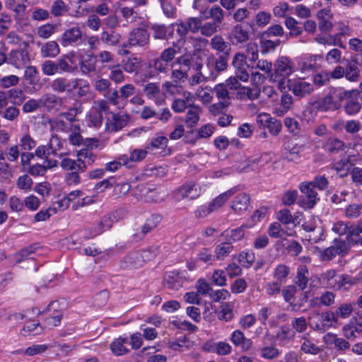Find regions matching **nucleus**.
Here are the masks:
<instances>
[{
	"label": "nucleus",
	"mask_w": 362,
	"mask_h": 362,
	"mask_svg": "<svg viewBox=\"0 0 362 362\" xmlns=\"http://www.w3.org/2000/svg\"><path fill=\"white\" fill-rule=\"evenodd\" d=\"M233 247L232 243L226 240V243H221L216 248V255L219 259H223L232 251Z\"/></svg>",
	"instance_id": "6e6d98bb"
},
{
	"label": "nucleus",
	"mask_w": 362,
	"mask_h": 362,
	"mask_svg": "<svg viewBox=\"0 0 362 362\" xmlns=\"http://www.w3.org/2000/svg\"><path fill=\"white\" fill-rule=\"evenodd\" d=\"M155 217L152 216L151 218L147 220L146 223H145L141 228V231L139 232L136 226H132L129 229V233L133 237L136 239L141 240L151 230L156 227V223L154 222Z\"/></svg>",
	"instance_id": "4be33fe9"
},
{
	"label": "nucleus",
	"mask_w": 362,
	"mask_h": 362,
	"mask_svg": "<svg viewBox=\"0 0 362 362\" xmlns=\"http://www.w3.org/2000/svg\"><path fill=\"white\" fill-rule=\"evenodd\" d=\"M177 54H183L182 48L178 45L173 43L172 47H169L163 49L159 57L169 64L170 63L173 62V59L175 60V56Z\"/></svg>",
	"instance_id": "72a5a7b5"
},
{
	"label": "nucleus",
	"mask_w": 362,
	"mask_h": 362,
	"mask_svg": "<svg viewBox=\"0 0 362 362\" xmlns=\"http://www.w3.org/2000/svg\"><path fill=\"white\" fill-rule=\"evenodd\" d=\"M192 7L199 12V18L203 19L209 18V16L206 15L209 11L207 0H194Z\"/></svg>",
	"instance_id": "13d9d810"
},
{
	"label": "nucleus",
	"mask_w": 362,
	"mask_h": 362,
	"mask_svg": "<svg viewBox=\"0 0 362 362\" xmlns=\"http://www.w3.org/2000/svg\"><path fill=\"white\" fill-rule=\"evenodd\" d=\"M129 117L126 114H113L109 119V129L112 132H117L127 126Z\"/></svg>",
	"instance_id": "393cba45"
},
{
	"label": "nucleus",
	"mask_w": 362,
	"mask_h": 362,
	"mask_svg": "<svg viewBox=\"0 0 362 362\" xmlns=\"http://www.w3.org/2000/svg\"><path fill=\"white\" fill-rule=\"evenodd\" d=\"M250 197L249 194L242 192L238 194L233 199L231 209L236 213L245 211L250 205Z\"/></svg>",
	"instance_id": "5701e85b"
},
{
	"label": "nucleus",
	"mask_w": 362,
	"mask_h": 362,
	"mask_svg": "<svg viewBox=\"0 0 362 362\" xmlns=\"http://www.w3.org/2000/svg\"><path fill=\"white\" fill-rule=\"evenodd\" d=\"M136 87L132 83H127L119 88L120 99L127 100V99L133 96L136 93Z\"/></svg>",
	"instance_id": "052dcab7"
},
{
	"label": "nucleus",
	"mask_w": 362,
	"mask_h": 362,
	"mask_svg": "<svg viewBox=\"0 0 362 362\" xmlns=\"http://www.w3.org/2000/svg\"><path fill=\"white\" fill-rule=\"evenodd\" d=\"M110 85L111 83L108 79L99 78L95 81L94 88L104 96H107V93H109V88Z\"/></svg>",
	"instance_id": "e2e57ef3"
},
{
	"label": "nucleus",
	"mask_w": 362,
	"mask_h": 362,
	"mask_svg": "<svg viewBox=\"0 0 362 362\" xmlns=\"http://www.w3.org/2000/svg\"><path fill=\"white\" fill-rule=\"evenodd\" d=\"M20 146L25 151H30L35 147L36 142L29 134H25L20 140Z\"/></svg>",
	"instance_id": "338daca9"
},
{
	"label": "nucleus",
	"mask_w": 362,
	"mask_h": 362,
	"mask_svg": "<svg viewBox=\"0 0 362 362\" xmlns=\"http://www.w3.org/2000/svg\"><path fill=\"white\" fill-rule=\"evenodd\" d=\"M134 196L137 199L146 202H157L162 199L159 192L154 185L148 183L138 185L134 191Z\"/></svg>",
	"instance_id": "0eeeda50"
},
{
	"label": "nucleus",
	"mask_w": 362,
	"mask_h": 362,
	"mask_svg": "<svg viewBox=\"0 0 362 362\" xmlns=\"http://www.w3.org/2000/svg\"><path fill=\"white\" fill-rule=\"evenodd\" d=\"M127 339L119 338L112 342L110 349L114 354L121 356L128 352V349L124 345Z\"/></svg>",
	"instance_id": "8fccbe9b"
},
{
	"label": "nucleus",
	"mask_w": 362,
	"mask_h": 362,
	"mask_svg": "<svg viewBox=\"0 0 362 362\" xmlns=\"http://www.w3.org/2000/svg\"><path fill=\"white\" fill-rule=\"evenodd\" d=\"M325 148L329 153L341 151L344 148V143L337 138H329L325 144Z\"/></svg>",
	"instance_id": "5fc2aeb1"
},
{
	"label": "nucleus",
	"mask_w": 362,
	"mask_h": 362,
	"mask_svg": "<svg viewBox=\"0 0 362 362\" xmlns=\"http://www.w3.org/2000/svg\"><path fill=\"white\" fill-rule=\"evenodd\" d=\"M43 159V163H35L30 165L28 172L32 176H44L49 169L57 167L58 160L52 158H40Z\"/></svg>",
	"instance_id": "4468645a"
},
{
	"label": "nucleus",
	"mask_w": 362,
	"mask_h": 362,
	"mask_svg": "<svg viewBox=\"0 0 362 362\" xmlns=\"http://www.w3.org/2000/svg\"><path fill=\"white\" fill-rule=\"evenodd\" d=\"M250 31L243 24L235 25L228 34V40L234 45H243L250 39Z\"/></svg>",
	"instance_id": "f8f14e48"
},
{
	"label": "nucleus",
	"mask_w": 362,
	"mask_h": 362,
	"mask_svg": "<svg viewBox=\"0 0 362 362\" xmlns=\"http://www.w3.org/2000/svg\"><path fill=\"white\" fill-rule=\"evenodd\" d=\"M141 60L134 56H131L122 61V66L123 70L128 74H137L141 67Z\"/></svg>",
	"instance_id": "a878e982"
},
{
	"label": "nucleus",
	"mask_w": 362,
	"mask_h": 362,
	"mask_svg": "<svg viewBox=\"0 0 362 362\" xmlns=\"http://www.w3.org/2000/svg\"><path fill=\"white\" fill-rule=\"evenodd\" d=\"M79 79L69 80L66 77H57L54 78L51 84V89L57 93H71L74 90L78 88Z\"/></svg>",
	"instance_id": "9d476101"
},
{
	"label": "nucleus",
	"mask_w": 362,
	"mask_h": 362,
	"mask_svg": "<svg viewBox=\"0 0 362 362\" xmlns=\"http://www.w3.org/2000/svg\"><path fill=\"white\" fill-rule=\"evenodd\" d=\"M344 108L348 115H354L359 112L361 105L357 100L351 98L346 102Z\"/></svg>",
	"instance_id": "680f3d73"
},
{
	"label": "nucleus",
	"mask_w": 362,
	"mask_h": 362,
	"mask_svg": "<svg viewBox=\"0 0 362 362\" xmlns=\"http://www.w3.org/2000/svg\"><path fill=\"white\" fill-rule=\"evenodd\" d=\"M182 199H194L200 194V188L194 183H186L179 188Z\"/></svg>",
	"instance_id": "bb28decb"
},
{
	"label": "nucleus",
	"mask_w": 362,
	"mask_h": 362,
	"mask_svg": "<svg viewBox=\"0 0 362 362\" xmlns=\"http://www.w3.org/2000/svg\"><path fill=\"white\" fill-rule=\"evenodd\" d=\"M200 112L201 109L199 106L192 105L187 112L185 120L188 127H192L198 123Z\"/></svg>",
	"instance_id": "58836bf2"
},
{
	"label": "nucleus",
	"mask_w": 362,
	"mask_h": 362,
	"mask_svg": "<svg viewBox=\"0 0 362 362\" xmlns=\"http://www.w3.org/2000/svg\"><path fill=\"white\" fill-rule=\"evenodd\" d=\"M309 105L320 112L336 110L340 107V103L334 100L331 93L320 100L310 103Z\"/></svg>",
	"instance_id": "dca6fc26"
},
{
	"label": "nucleus",
	"mask_w": 362,
	"mask_h": 362,
	"mask_svg": "<svg viewBox=\"0 0 362 362\" xmlns=\"http://www.w3.org/2000/svg\"><path fill=\"white\" fill-rule=\"evenodd\" d=\"M120 66V64H117L109 68L110 78L115 83H120L125 79L124 74Z\"/></svg>",
	"instance_id": "3c124183"
},
{
	"label": "nucleus",
	"mask_w": 362,
	"mask_h": 362,
	"mask_svg": "<svg viewBox=\"0 0 362 362\" xmlns=\"http://www.w3.org/2000/svg\"><path fill=\"white\" fill-rule=\"evenodd\" d=\"M143 91L149 100H154L159 103L161 100V90L157 83H148L143 88Z\"/></svg>",
	"instance_id": "cd10ccee"
},
{
	"label": "nucleus",
	"mask_w": 362,
	"mask_h": 362,
	"mask_svg": "<svg viewBox=\"0 0 362 362\" xmlns=\"http://www.w3.org/2000/svg\"><path fill=\"white\" fill-rule=\"evenodd\" d=\"M349 250V243L341 239H335L330 247L320 251V258L323 261H329L337 255L344 257Z\"/></svg>",
	"instance_id": "423d86ee"
},
{
	"label": "nucleus",
	"mask_w": 362,
	"mask_h": 362,
	"mask_svg": "<svg viewBox=\"0 0 362 362\" xmlns=\"http://www.w3.org/2000/svg\"><path fill=\"white\" fill-rule=\"evenodd\" d=\"M287 87L295 96L300 98L307 97L314 91L313 84L302 79L294 80Z\"/></svg>",
	"instance_id": "ddd939ff"
},
{
	"label": "nucleus",
	"mask_w": 362,
	"mask_h": 362,
	"mask_svg": "<svg viewBox=\"0 0 362 362\" xmlns=\"http://www.w3.org/2000/svg\"><path fill=\"white\" fill-rule=\"evenodd\" d=\"M300 189L303 194L302 201L303 207L307 209L313 208L316 204L317 201L319 200L315 185L312 183L302 184Z\"/></svg>",
	"instance_id": "2eb2a0df"
},
{
	"label": "nucleus",
	"mask_w": 362,
	"mask_h": 362,
	"mask_svg": "<svg viewBox=\"0 0 362 362\" xmlns=\"http://www.w3.org/2000/svg\"><path fill=\"white\" fill-rule=\"evenodd\" d=\"M295 72V64L288 57H279L273 65V71L269 76V81L277 83L278 88L281 91H285L288 83L291 81L288 77Z\"/></svg>",
	"instance_id": "f257e3e1"
},
{
	"label": "nucleus",
	"mask_w": 362,
	"mask_h": 362,
	"mask_svg": "<svg viewBox=\"0 0 362 362\" xmlns=\"http://www.w3.org/2000/svg\"><path fill=\"white\" fill-rule=\"evenodd\" d=\"M192 60L191 53L185 49V52L176 57L170 64L171 78L175 83H183L188 78V71L192 66Z\"/></svg>",
	"instance_id": "7ed1b4c3"
},
{
	"label": "nucleus",
	"mask_w": 362,
	"mask_h": 362,
	"mask_svg": "<svg viewBox=\"0 0 362 362\" xmlns=\"http://www.w3.org/2000/svg\"><path fill=\"white\" fill-rule=\"evenodd\" d=\"M216 78V74H214V71L206 70V69H204L203 72H196L190 76H188V78L187 80L190 86H194L203 82L214 80Z\"/></svg>",
	"instance_id": "a211bd4d"
},
{
	"label": "nucleus",
	"mask_w": 362,
	"mask_h": 362,
	"mask_svg": "<svg viewBox=\"0 0 362 362\" xmlns=\"http://www.w3.org/2000/svg\"><path fill=\"white\" fill-rule=\"evenodd\" d=\"M231 66L237 78L243 82L248 81L250 75L246 69V55L243 52H238L233 55Z\"/></svg>",
	"instance_id": "1a4fd4ad"
},
{
	"label": "nucleus",
	"mask_w": 362,
	"mask_h": 362,
	"mask_svg": "<svg viewBox=\"0 0 362 362\" xmlns=\"http://www.w3.org/2000/svg\"><path fill=\"white\" fill-rule=\"evenodd\" d=\"M7 96L13 105H20L25 100V95L20 89H11L7 92Z\"/></svg>",
	"instance_id": "864d4df0"
},
{
	"label": "nucleus",
	"mask_w": 362,
	"mask_h": 362,
	"mask_svg": "<svg viewBox=\"0 0 362 362\" xmlns=\"http://www.w3.org/2000/svg\"><path fill=\"white\" fill-rule=\"evenodd\" d=\"M81 71L85 74H89L96 71V59L93 56H90L86 60L81 64Z\"/></svg>",
	"instance_id": "4d7b16f0"
},
{
	"label": "nucleus",
	"mask_w": 362,
	"mask_h": 362,
	"mask_svg": "<svg viewBox=\"0 0 362 362\" xmlns=\"http://www.w3.org/2000/svg\"><path fill=\"white\" fill-rule=\"evenodd\" d=\"M310 315L308 317L310 327L320 332H326L337 321L334 313L330 311L320 313L318 310H314Z\"/></svg>",
	"instance_id": "39448f33"
},
{
	"label": "nucleus",
	"mask_w": 362,
	"mask_h": 362,
	"mask_svg": "<svg viewBox=\"0 0 362 362\" xmlns=\"http://www.w3.org/2000/svg\"><path fill=\"white\" fill-rule=\"evenodd\" d=\"M28 47V43L24 41L19 49L11 50L8 54L9 63L17 69H21L28 64L30 59Z\"/></svg>",
	"instance_id": "6e6552de"
},
{
	"label": "nucleus",
	"mask_w": 362,
	"mask_h": 362,
	"mask_svg": "<svg viewBox=\"0 0 362 362\" xmlns=\"http://www.w3.org/2000/svg\"><path fill=\"white\" fill-rule=\"evenodd\" d=\"M211 49L218 53L230 54V47L221 35H215L210 40Z\"/></svg>",
	"instance_id": "b1692460"
},
{
	"label": "nucleus",
	"mask_w": 362,
	"mask_h": 362,
	"mask_svg": "<svg viewBox=\"0 0 362 362\" xmlns=\"http://www.w3.org/2000/svg\"><path fill=\"white\" fill-rule=\"evenodd\" d=\"M28 0H6L5 6L13 11L16 18L23 17L28 7Z\"/></svg>",
	"instance_id": "aec40b11"
},
{
	"label": "nucleus",
	"mask_w": 362,
	"mask_h": 362,
	"mask_svg": "<svg viewBox=\"0 0 362 362\" xmlns=\"http://www.w3.org/2000/svg\"><path fill=\"white\" fill-rule=\"evenodd\" d=\"M213 91L215 93L218 101L224 102L228 105L230 104L231 96L228 88L223 83L216 84L214 87Z\"/></svg>",
	"instance_id": "f704fd0d"
},
{
	"label": "nucleus",
	"mask_w": 362,
	"mask_h": 362,
	"mask_svg": "<svg viewBox=\"0 0 362 362\" xmlns=\"http://www.w3.org/2000/svg\"><path fill=\"white\" fill-rule=\"evenodd\" d=\"M229 54H221L216 59H214L212 57L207 58L206 60V66L212 67L214 66V74L218 75V74L226 71L228 67V58Z\"/></svg>",
	"instance_id": "412c9836"
},
{
	"label": "nucleus",
	"mask_w": 362,
	"mask_h": 362,
	"mask_svg": "<svg viewBox=\"0 0 362 362\" xmlns=\"http://www.w3.org/2000/svg\"><path fill=\"white\" fill-rule=\"evenodd\" d=\"M209 18L212 19L211 21L202 23V18L194 17L192 20V29L195 30V33H200L205 37H209L214 36L218 30L220 25L224 20V11L218 6H214L209 11Z\"/></svg>",
	"instance_id": "f03ea898"
},
{
	"label": "nucleus",
	"mask_w": 362,
	"mask_h": 362,
	"mask_svg": "<svg viewBox=\"0 0 362 362\" xmlns=\"http://www.w3.org/2000/svg\"><path fill=\"white\" fill-rule=\"evenodd\" d=\"M320 279L328 287L340 289L341 288V282L345 280V278L337 276V272L334 269H329L320 275Z\"/></svg>",
	"instance_id": "f3484780"
},
{
	"label": "nucleus",
	"mask_w": 362,
	"mask_h": 362,
	"mask_svg": "<svg viewBox=\"0 0 362 362\" xmlns=\"http://www.w3.org/2000/svg\"><path fill=\"white\" fill-rule=\"evenodd\" d=\"M149 43V34L146 29L139 27L130 31L128 36L127 45L123 47H144Z\"/></svg>",
	"instance_id": "9b49d317"
},
{
	"label": "nucleus",
	"mask_w": 362,
	"mask_h": 362,
	"mask_svg": "<svg viewBox=\"0 0 362 362\" xmlns=\"http://www.w3.org/2000/svg\"><path fill=\"white\" fill-rule=\"evenodd\" d=\"M122 36L121 35L115 31H107L103 30L100 34V40L101 41L109 46H116L121 42Z\"/></svg>",
	"instance_id": "2f4dec72"
},
{
	"label": "nucleus",
	"mask_w": 362,
	"mask_h": 362,
	"mask_svg": "<svg viewBox=\"0 0 362 362\" xmlns=\"http://www.w3.org/2000/svg\"><path fill=\"white\" fill-rule=\"evenodd\" d=\"M112 221L110 217L105 216L98 222L95 226L93 228L92 235L95 236L102 233L103 231L109 230L112 227Z\"/></svg>",
	"instance_id": "a18cd8bd"
},
{
	"label": "nucleus",
	"mask_w": 362,
	"mask_h": 362,
	"mask_svg": "<svg viewBox=\"0 0 362 362\" xmlns=\"http://www.w3.org/2000/svg\"><path fill=\"white\" fill-rule=\"evenodd\" d=\"M184 98L175 100L172 105V108L177 112H183L187 107L192 106L193 103V96L190 92L183 93Z\"/></svg>",
	"instance_id": "c85d7f7f"
},
{
	"label": "nucleus",
	"mask_w": 362,
	"mask_h": 362,
	"mask_svg": "<svg viewBox=\"0 0 362 362\" xmlns=\"http://www.w3.org/2000/svg\"><path fill=\"white\" fill-rule=\"evenodd\" d=\"M131 185L128 182L117 184L113 188V195L116 197L125 196L130 190Z\"/></svg>",
	"instance_id": "774afa93"
},
{
	"label": "nucleus",
	"mask_w": 362,
	"mask_h": 362,
	"mask_svg": "<svg viewBox=\"0 0 362 362\" xmlns=\"http://www.w3.org/2000/svg\"><path fill=\"white\" fill-rule=\"evenodd\" d=\"M59 52V45L52 40L45 43L40 49L41 55L45 58H54Z\"/></svg>",
	"instance_id": "c756f323"
},
{
	"label": "nucleus",
	"mask_w": 362,
	"mask_h": 362,
	"mask_svg": "<svg viewBox=\"0 0 362 362\" xmlns=\"http://www.w3.org/2000/svg\"><path fill=\"white\" fill-rule=\"evenodd\" d=\"M344 77L349 81L356 82L360 77V70L354 63L348 62L345 67Z\"/></svg>",
	"instance_id": "c03bdc74"
},
{
	"label": "nucleus",
	"mask_w": 362,
	"mask_h": 362,
	"mask_svg": "<svg viewBox=\"0 0 362 362\" xmlns=\"http://www.w3.org/2000/svg\"><path fill=\"white\" fill-rule=\"evenodd\" d=\"M246 228L245 226H242L236 229H233L231 230H225L222 234L221 236L225 237V239L226 240H228L229 242L233 241H238L241 240L245 235L244 229Z\"/></svg>",
	"instance_id": "37998d69"
},
{
	"label": "nucleus",
	"mask_w": 362,
	"mask_h": 362,
	"mask_svg": "<svg viewBox=\"0 0 362 362\" xmlns=\"http://www.w3.org/2000/svg\"><path fill=\"white\" fill-rule=\"evenodd\" d=\"M122 265L125 269H136L143 266L140 257L136 252L125 256L122 260Z\"/></svg>",
	"instance_id": "c9c22d12"
},
{
	"label": "nucleus",
	"mask_w": 362,
	"mask_h": 362,
	"mask_svg": "<svg viewBox=\"0 0 362 362\" xmlns=\"http://www.w3.org/2000/svg\"><path fill=\"white\" fill-rule=\"evenodd\" d=\"M192 20H194V17L188 18L185 22L180 21L175 23V25L177 26L176 32L180 37H185L189 31L192 33H195V30L191 28L193 23L192 22Z\"/></svg>",
	"instance_id": "ea45409f"
},
{
	"label": "nucleus",
	"mask_w": 362,
	"mask_h": 362,
	"mask_svg": "<svg viewBox=\"0 0 362 362\" xmlns=\"http://www.w3.org/2000/svg\"><path fill=\"white\" fill-rule=\"evenodd\" d=\"M50 154L59 158L68 155L66 141L52 135L47 145H40L35 151V155L37 158H49Z\"/></svg>",
	"instance_id": "20e7f679"
},
{
	"label": "nucleus",
	"mask_w": 362,
	"mask_h": 362,
	"mask_svg": "<svg viewBox=\"0 0 362 362\" xmlns=\"http://www.w3.org/2000/svg\"><path fill=\"white\" fill-rule=\"evenodd\" d=\"M57 73H72L76 69L72 56L64 54L55 61Z\"/></svg>",
	"instance_id": "6ab92c4d"
},
{
	"label": "nucleus",
	"mask_w": 362,
	"mask_h": 362,
	"mask_svg": "<svg viewBox=\"0 0 362 362\" xmlns=\"http://www.w3.org/2000/svg\"><path fill=\"white\" fill-rule=\"evenodd\" d=\"M234 193L235 191L231 189L218 195L209 204L212 209L214 211L221 207Z\"/></svg>",
	"instance_id": "49530a36"
},
{
	"label": "nucleus",
	"mask_w": 362,
	"mask_h": 362,
	"mask_svg": "<svg viewBox=\"0 0 362 362\" xmlns=\"http://www.w3.org/2000/svg\"><path fill=\"white\" fill-rule=\"evenodd\" d=\"M204 349L209 352L216 353L218 355H226L230 353L231 346L229 344L221 341L218 343L206 344Z\"/></svg>",
	"instance_id": "7c9ffc66"
},
{
	"label": "nucleus",
	"mask_w": 362,
	"mask_h": 362,
	"mask_svg": "<svg viewBox=\"0 0 362 362\" xmlns=\"http://www.w3.org/2000/svg\"><path fill=\"white\" fill-rule=\"evenodd\" d=\"M67 11V6L62 0H55L51 6V13L54 16H60Z\"/></svg>",
	"instance_id": "bf43d9fd"
},
{
	"label": "nucleus",
	"mask_w": 362,
	"mask_h": 362,
	"mask_svg": "<svg viewBox=\"0 0 362 362\" xmlns=\"http://www.w3.org/2000/svg\"><path fill=\"white\" fill-rule=\"evenodd\" d=\"M308 282V269L305 265H300L296 277V284L300 290H304Z\"/></svg>",
	"instance_id": "e433bc0d"
},
{
	"label": "nucleus",
	"mask_w": 362,
	"mask_h": 362,
	"mask_svg": "<svg viewBox=\"0 0 362 362\" xmlns=\"http://www.w3.org/2000/svg\"><path fill=\"white\" fill-rule=\"evenodd\" d=\"M149 66L152 67L158 74H167L169 64L159 57L152 59Z\"/></svg>",
	"instance_id": "de8ad7c7"
},
{
	"label": "nucleus",
	"mask_w": 362,
	"mask_h": 362,
	"mask_svg": "<svg viewBox=\"0 0 362 362\" xmlns=\"http://www.w3.org/2000/svg\"><path fill=\"white\" fill-rule=\"evenodd\" d=\"M195 97L204 105H210L214 98L211 90L208 89L207 87L198 88L195 91Z\"/></svg>",
	"instance_id": "4c0bfd02"
},
{
	"label": "nucleus",
	"mask_w": 362,
	"mask_h": 362,
	"mask_svg": "<svg viewBox=\"0 0 362 362\" xmlns=\"http://www.w3.org/2000/svg\"><path fill=\"white\" fill-rule=\"evenodd\" d=\"M245 52L250 56V62H255L258 59L259 50L258 45L256 42H249L245 47Z\"/></svg>",
	"instance_id": "0e129e2a"
},
{
	"label": "nucleus",
	"mask_w": 362,
	"mask_h": 362,
	"mask_svg": "<svg viewBox=\"0 0 362 362\" xmlns=\"http://www.w3.org/2000/svg\"><path fill=\"white\" fill-rule=\"evenodd\" d=\"M62 98L56 95L47 93L43 95L40 99V106L46 107L49 109L54 108L59 103H62Z\"/></svg>",
	"instance_id": "a19ab883"
},
{
	"label": "nucleus",
	"mask_w": 362,
	"mask_h": 362,
	"mask_svg": "<svg viewBox=\"0 0 362 362\" xmlns=\"http://www.w3.org/2000/svg\"><path fill=\"white\" fill-rule=\"evenodd\" d=\"M300 349L305 354H317L321 351V349L315 345L310 340L306 337H302V342L300 345Z\"/></svg>",
	"instance_id": "09e8293b"
},
{
	"label": "nucleus",
	"mask_w": 362,
	"mask_h": 362,
	"mask_svg": "<svg viewBox=\"0 0 362 362\" xmlns=\"http://www.w3.org/2000/svg\"><path fill=\"white\" fill-rule=\"evenodd\" d=\"M184 280L174 272H170L165 279V286L173 290H178L182 286Z\"/></svg>",
	"instance_id": "79ce46f5"
},
{
	"label": "nucleus",
	"mask_w": 362,
	"mask_h": 362,
	"mask_svg": "<svg viewBox=\"0 0 362 362\" xmlns=\"http://www.w3.org/2000/svg\"><path fill=\"white\" fill-rule=\"evenodd\" d=\"M55 25L47 23L37 29V35L41 38L49 37L55 31Z\"/></svg>",
	"instance_id": "69168bd1"
},
{
	"label": "nucleus",
	"mask_w": 362,
	"mask_h": 362,
	"mask_svg": "<svg viewBox=\"0 0 362 362\" xmlns=\"http://www.w3.org/2000/svg\"><path fill=\"white\" fill-rule=\"evenodd\" d=\"M293 104V98L288 93H284L281 97V106L282 110H276L278 115H283L288 110H290Z\"/></svg>",
	"instance_id": "603ef678"
},
{
	"label": "nucleus",
	"mask_w": 362,
	"mask_h": 362,
	"mask_svg": "<svg viewBox=\"0 0 362 362\" xmlns=\"http://www.w3.org/2000/svg\"><path fill=\"white\" fill-rule=\"evenodd\" d=\"M82 37V33L79 28L73 27L66 30L62 36V41L65 45L76 42Z\"/></svg>",
	"instance_id": "473e14b6"
}]
</instances>
